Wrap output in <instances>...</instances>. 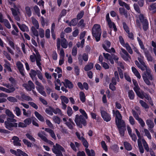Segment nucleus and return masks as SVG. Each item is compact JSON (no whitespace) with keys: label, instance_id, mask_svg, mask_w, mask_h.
I'll return each instance as SVG.
<instances>
[{"label":"nucleus","instance_id":"nucleus-1","mask_svg":"<svg viewBox=\"0 0 156 156\" xmlns=\"http://www.w3.org/2000/svg\"><path fill=\"white\" fill-rule=\"evenodd\" d=\"M92 33L93 36L95 37L96 41L98 42L100 40L101 34V30L99 24H95L92 29Z\"/></svg>","mask_w":156,"mask_h":156},{"label":"nucleus","instance_id":"nucleus-2","mask_svg":"<svg viewBox=\"0 0 156 156\" xmlns=\"http://www.w3.org/2000/svg\"><path fill=\"white\" fill-rule=\"evenodd\" d=\"M34 51L35 53H33V55H30V59L31 61L33 62H34L36 61L37 66L39 67L40 70L42 71L41 64V60L40 55L37 50L34 49Z\"/></svg>","mask_w":156,"mask_h":156},{"label":"nucleus","instance_id":"nucleus-3","mask_svg":"<svg viewBox=\"0 0 156 156\" xmlns=\"http://www.w3.org/2000/svg\"><path fill=\"white\" fill-rule=\"evenodd\" d=\"M112 112L113 114L115 115V122L118 127H120L124 125L125 122L122 119V116L118 110H116L115 112L113 110Z\"/></svg>","mask_w":156,"mask_h":156},{"label":"nucleus","instance_id":"nucleus-4","mask_svg":"<svg viewBox=\"0 0 156 156\" xmlns=\"http://www.w3.org/2000/svg\"><path fill=\"white\" fill-rule=\"evenodd\" d=\"M17 121L16 119H13L7 118V121H5V127L9 130H11L12 127H16L18 126L17 123L12 122H16Z\"/></svg>","mask_w":156,"mask_h":156},{"label":"nucleus","instance_id":"nucleus-5","mask_svg":"<svg viewBox=\"0 0 156 156\" xmlns=\"http://www.w3.org/2000/svg\"><path fill=\"white\" fill-rule=\"evenodd\" d=\"M75 122L76 125L80 128H82V124L84 126L87 125L86 121L82 115H76L75 116Z\"/></svg>","mask_w":156,"mask_h":156},{"label":"nucleus","instance_id":"nucleus-6","mask_svg":"<svg viewBox=\"0 0 156 156\" xmlns=\"http://www.w3.org/2000/svg\"><path fill=\"white\" fill-rule=\"evenodd\" d=\"M61 37V39L58 38L57 39V48L59 50L60 49V45L62 48H66L68 46V43L66 39L63 38L62 35Z\"/></svg>","mask_w":156,"mask_h":156},{"label":"nucleus","instance_id":"nucleus-7","mask_svg":"<svg viewBox=\"0 0 156 156\" xmlns=\"http://www.w3.org/2000/svg\"><path fill=\"white\" fill-rule=\"evenodd\" d=\"M53 152L55 154H60L61 151L65 152L64 149L60 145L56 144L55 145H54L52 148Z\"/></svg>","mask_w":156,"mask_h":156},{"label":"nucleus","instance_id":"nucleus-8","mask_svg":"<svg viewBox=\"0 0 156 156\" xmlns=\"http://www.w3.org/2000/svg\"><path fill=\"white\" fill-rule=\"evenodd\" d=\"M120 55L122 59L125 61H129L131 57L128 52L124 49L122 48Z\"/></svg>","mask_w":156,"mask_h":156},{"label":"nucleus","instance_id":"nucleus-9","mask_svg":"<svg viewBox=\"0 0 156 156\" xmlns=\"http://www.w3.org/2000/svg\"><path fill=\"white\" fill-rule=\"evenodd\" d=\"M35 83L37 86L36 87V88L38 92L44 96H46V94L44 91V87L38 81H36Z\"/></svg>","mask_w":156,"mask_h":156},{"label":"nucleus","instance_id":"nucleus-10","mask_svg":"<svg viewBox=\"0 0 156 156\" xmlns=\"http://www.w3.org/2000/svg\"><path fill=\"white\" fill-rule=\"evenodd\" d=\"M23 86L28 91H30L35 88V86L31 80H29L27 83L23 84Z\"/></svg>","mask_w":156,"mask_h":156},{"label":"nucleus","instance_id":"nucleus-11","mask_svg":"<svg viewBox=\"0 0 156 156\" xmlns=\"http://www.w3.org/2000/svg\"><path fill=\"white\" fill-rule=\"evenodd\" d=\"M101 116L104 121L108 122L111 120L110 115L106 112L104 110H101Z\"/></svg>","mask_w":156,"mask_h":156},{"label":"nucleus","instance_id":"nucleus-12","mask_svg":"<svg viewBox=\"0 0 156 156\" xmlns=\"http://www.w3.org/2000/svg\"><path fill=\"white\" fill-rule=\"evenodd\" d=\"M136 93L137 96L141 99H143L145 98L148 101H151V100L150 96L148 94H147L143 91L141 92L139 91Z\"/></svg>","mask_w":156,"mask_h":156},{"label":"nucleus","instance_id":"nucleus-13","mask_svg":"<svg viewBox=\"0 0 156 156\" xmlns=\"http://www.w3.org/2000/svg\"><path fill=\"white\" fill-rule=\"evenodd\" d=\"M37 74V70L36 71L33 70L31 69L30 72L29 73L33 81L35 83L36 81H38L37 78L36 77V76Z\"/></svg>","mask_w":156,"mask_h":156},{"label":"nucleus","instance_id":"nucleus-14","mask_svg":"<svg viewBox=\"0 0 156 156\" xmlns=\"http://www.w3.org/2000/svg\"><path fill=\"white\" fill-rule=\"evenodd\" d=\"M78 59L79 62L82 63L83 62V60L85 61H87L88 60V55L86 53L83 54L82 55H79Z\"/></svg>","mask_w":156,"mask_h":156},{"label":"nucleus","instance_id":"nucleus-15","mask_svg":"<svg viewBox=\"0 0 156 156\" xmlns=\"http://www.w3.org/2000/svg\"><path fill=\"white\" fill-rule=\"evenodd\" d=\"M144 76H145L146 77H147V79H148L151 81L154 80V78L151 73V71L150 68L147 69L146 71Z\"/></svg>","mask_w":156,"mask_h":156},{"label":"nucleus","instance_id":"nucleus-16","mask_svg":"<svg viewBox=\"0 0 156 156\" xmlns=\"http://www.w3.org/2000/svg\"><path fill=\"white\" fill-rule=\"evenodd\" d=\"M16 66L21 74L23 76L24 75L23 64L20 62L18 61L16 62Z\"/></svg>","mask_w":156,"mask_h":156},{"label":"nucleus","instance_id":"nucleus-17","mask_svg":"<svg viewBox=\"0 0 156 156\" xmlns=\"http://www.w3.org/2000/svg\"><path fill=\"white\" fill-rule=\"evenodd\" d=\"M2 85L8 88V93H10L13 92L15 90V88L12 85H10L9 83H3Z\"/></svg>","mask_w":156,"mask_h":156},{"label":"nucleus","instance_id":"nucleus-18","mask_svg":"<svg viewBox=\"0 0 156 156\" xmlns=\"http://www.w3.org/2000/svg\"><path fill=\"white\" fill-rule=\"evenodd\" d=\"M135 64L138 67L141 69L142 71L146 70L147 69H149V68L145 64V66H144L140 64L137 61H135Z\"/></svg>","mask_w":156,"mask_h":156},{"label":"nucleus","instance_id":"nucleus-19","mask_svg":"<svg viewBox=\"0 0 156 156\" xmlns=\"http://www.w3.org/2000/svg\"><path fill=\"white\" fill-rule=\"evenodd\" d=\"M12 141L15 146H20L21 145V143H20V140H19V138L16 136H14L12 139Z\"/></svg>","mask_w":156,"mask_h":156},{"label":"nucleus","instance_id":"nucleus-20","mask_svg":"<svg viewBox=\"0 0 156 156\" xmlns=\"http://www.w3.org/2000/svg\"><path fill=\"white\" fill-rule=\"evenodd\" d=\"M65 82H62L64 86L66 87L69 89L72 88L73 87V85L72 83L67 79L65 80Z\"/></svg>","mask_w":156,"mask_h":156},{"label":"nucleus","instance_id":"nucleus-21","mask_svg":"<svg viewBox=\"0 0 156 156\" xmlns=\"http://www.w3.org/2000/svg\"><path fill=\"white\" fill-rule=\"evenodd\" d=\"M4 61L5 63L4 64V68L9 72H12V69L11 68V64L6 59H4Z\"/></svg>","mask_w":156,"mask_h":156},{"label":"nucleus","instance_id":"nucleus-22","mask_svg":"<svg viewBox=\"0 0 156 156\" xmlns=\"http://www.w3.org/2000/svg\"><path fill=\"white\" fill-rule=\"evenodd\" d=\"M17 24L20 28V29L23 31H29V29L27 26L25 24L21 25L19 23L17 22Z\"/></svg>","mask_w":156,"mask_h":156},{"label":"nucleus","instance_id":"nucleus-23","mask_svg":"<svg viewBox=\"0 0 156 156\" xmlns=\"http://www.w3.org/2000/svg\"><path fill=\"white\" fill-rule=\"evenodd\" d=\"M44 130L48 133L50 135L51 137L53 138L54 140H55L56 139V137L55 135L53 130L48 128H45Z\"/></svg>","mask_w":156,"mask_h":156},{"label":"nucleus","instance_id":"nucleus-24","mask_svg":"<svg viewBox=\"0 0 156 156\" xmlns=\"http://www.w3.org/2000/svg\"><path fill=\"white\" fill-rule=\"evenodd\" d=\"M5 113L6 115L9 117L8 118L15 119V115L9 109H6L5 111Z\"/></svg>","mask_w":156,"mask_h":156},{"label":"nucleus","instance_id":"nucleus-25","mask_svg":"<svg viewBox=\"0 0 156 156\" xmlns=\"http://www.w3.org/2000/svg\"><path fill=\"white\" fill-rule=\"evenodd\" d=\"M41 70H37V76L41 80L42 82L44 83H46V81L45 80V79L43 77V76L42 73L41 72Z\"/></svg>","mask_w":156,"mask_h":156},{"label":"nucleus","instance_id":"nucleus-26","mask_svg":"<svg viewBox=\"0 0 156 156\" xmlns=\"http://www.w3.org/2000/svg\"><path fill=\"white\" fill-rule=\"evenodd\" d=\"M132 70L135 75L139 79H140L141 77L140 73L137 69L134 67H132Z\"/></svg>","mask_w":156,"mask_h":156},{"label":"nucleus","instance_id":"nucleus-27","mask_svg":"<svg viewBox=\"0 0 156 156\" xmlns=\"http://www.w3.org/2000/svg\"><path fill=\"white\" fill-rule=\"evenodd\" d=\"M38 136L41 138V139L44 141L47 140V138L45 136V134L44 132L41 131L38 133Z\"/></svg>","mask_w":156,"mask_h":156},{"label":"nucleus","instance_id":"nucleus-28","mask_svg":"<svg viewBox=\"0 0 156 156\" xmlns=\"http://www.w3.org/2000/svg\"><path fill=\"white\" fill-rule=\"evenodd\" d=\"M21 101H22L25 100L29 101L33 100V99L23 94H21Z\"/></svg>","mask_w":156,"mask_h":156},{"label":"nucleus","instance_id":"nucleus-29","mask_svg":"<svg viewBox=\"0 0 156 156\" xmlns=\"http://www.w3.org/2000/svg\"><path fill=\"white\" fill-rule=\"evenodd\" d=\"M107 23L108 25L110 30H112L113 28V30L115 31H116L117 30L116 27L114 23L112 22V21H110Z\"/></svg>","mask_w":156,"mask_h":156},{"label":"nucleus","instance_id":"nucleus-30","mask_svg":"<svg viewBox=\"0 0 156 156\" xmlns=\"http://www.w3.org/2000/svg\"><path fill=\"white\" fill-rule=\"evenodd\" d=\"M122 46L126 48L127 50L130 54H132L133 53V50L128 43H126L125 44Z\"/></svg>","mask_w":156,"mask_h":156},{"label":"nucleus","instance_id":"nucleus-31","mask_svg":"<svg viewBox=\"0 0 156 156\" xmlns=\"http://www.w3.org/2000/svg\"><path fill=\"white\" fill-rule=\"evenodd\" d=\"M34 115L39 120L42 122L44 121V119L43 117L37 112L35 111L34 112Z\"/></svg>","mask_w":156,"mask_h":156},{"label":"nucleus","instance_id":"nucleus-32","mask_svg":"<svg viewBox=\"0 0 156 156\" xmlns=\"http://www.w3.org/2000/svg\"><path fill=\"white\" fill-rule=\"evenodd\" d=\"M79 97L80 101L82 103H84L86 101V97L85 94L82 91L79 93Z\"/></svg>","mask_w":156,"mask_h":156},{"label":"nucleus","instance_id":"nucleus-33","mask_svg":"<svg viewBox=\"0 0 156 156\" xmlns=\"http://www.w3.org/2000/svg\"><path fill=\"white\" fill-rule=\"evenodd\" d=\"M149 9L154 13L156 12V3H154L150 5L148 7Z\"/></svg>","mask_w":156,"mask_h":156},{"label":"nucleus","instance_id":"nucleus-34","mask_svg":"<svg viewBox=\"0 0 156 156\" xmlns=\"http://www.w3.org/2000/svg\"><path fill=\"white\" fill-rule=\"evenodd\" d=\"M16 153V156H28L27 154L19 149L17 150Z\"/></svg>","mask_w":156,"mask_h":156},{"label":"nucleus","instance_id":"nucleus-35","mask_svg":"<svg viewBox=\"0 0 156 156\" xmlns=\"http://www.w3.org/2000/svg\"><path fill=\"white\" fill-rule=\"evenodd\" d=\"M94 66V64L91 62L88 63L84 67L86 71H88L92 69Z\"/></svg>","mask_w":156,"mask_h":156},{"label":"nucleus","instance_id":"nucleus-36","mask_svg":"<svg viewBox=\"0 0 156 156\" xmlns=\"http://www.w3.org/2000/svg\"><path fill=\"white\" fill-rule=\"evenodd\" d=\"M74 144L73 143L71 142L70 144V146L73 149L74 151H76V147H78L80 146V144L77 142H75Z\"/></svg>","mask_w":156,"mask_h":156},{"label":"nucleus","instance_id":"nucleus-37","mask_svg":"<svg viewBox=\"0 0 156 156\" xmlns=\"http://www.w3.org/2000/svg\"><path fill=\"white\" fill-rule=\"evenodd\" d=\"M146 123L149 127V129L153 128L154 124L152 121L150 119H147L146 121Z\"/></svg>","mask_w":156,"mask_h":156},{"label":"nucleus","instance_id":"nucleus-38","mask_svg":"<svg viewBox=\"0 0 156 156\" xmlns=\"http://www.w3.org/2000/svg\"><path fill=\"white\" fill-rule=\"evenodd\" d=\"M31 20L32 23L33 25L37 29H39V24L38 21L34 17H32Z\"/></svg>","mask_w":156,"mask_h":156},{"label":"nucleus","instance_id":"nucleus-39","mask_svg":"<svg viewBox=\"0 0 156 156\" xmlns=\"http://www.w3.org/2000/svg\"><path fill=\"white\" fill-rule=\"evenodd\" d=\"M60 99L61 101V103H63L67 104L68 103L69 100L68 98L64 96H61Z\"/></svg>","mask_w":156,"mask_h":156},{"label":"nucleus","instance_id":"nucleus-40","mask_svg":"<svg viewBox=\"0 0 156 156\" xmlns=\"http://www.w3.org/2000/svg\"><path fill=\"white\" fill-rule=\"evenodd\" d=\"M14 112H15L16 115L18 116H20L21 114V111L20 109L18 107L16 106L14 108L13 110Z\"/></svg>","mask_w":156,"mask_h":156},{"label":"nucleus","instance_id":"nucleus-41","mask_svg":"<svg viewBox=\"0 0 156 156\" xmlns=\"http://www.w3.org/2000/svg\"><path fill=\"white\" fill-rule=\"evenodd\" d=\"M128 97L131 100H133L134 99L135 94L134 93L133 90H129L128 91Z\"/></svg>","mask_w":156,"mask_h":156},{"label":"nucleus","instance_id":"nucleus-42","mask_svg":"<svg viewBox=\"0 0 156 156\" xmlns=\"http://www.w3.org/2000/svg\"><path fill=\"white\" fill-rule=\"evenodd\" d=\"M45 111L47 114L51 115H53V108L52 107H49L48 108H47Z\"/></svg>","mask_w":156,"mask_h":156},{"label":"nucleus","instance_id":"nucleus-43","mask_svg":"<svg viewBox=\"0 0 156 156\" xmlns=\"http://www.w3.org/2000/svg\"><path fill=\"white\" fill-rule=\"evenodd\" d=\"M144 131L145 136H147L149 139L151 140L152 138L151 136L149 130L146 129H144Z\"/></svg>","mask_w":156,"mask_h":156},{"label":"nucleus","instance_id":"nucleus-44","mask_svg":"<svg viewBox=\"0 0 156 156\" xmlns=\"http://www.w3.org/2000/svg\"><path fill=\"white\" fill-rule=\"evenodd\" d=\"M143 27L144 30L146 31L148 28V23L147 20H145L142 23Z\"/></svg>","mask_w":156,"mask_h":156},{"label":"nucleus","instance_id":"nucleus-45","mask_svg":"<svg viewBox=\"0 0 156 156\" xmlns=\"http://www.w3.org/2000/svg\"><path fill=\"white\" fill-rule=\"evenodd\" d=\"M86 152L88 156H95V153L94 151L91 150L90 151L89 149L86 148L85 149Z\"/></svg>","mask_w":156,"mask_h":156},{"label":"nucleus","instance_id":"nucleus-46","mask_svg":"<svg viewBox=\"0 0 156 156\" xmlns=\"http://www.w3.org/2000/svg\"><path fill=\"white\" fill-rule=\"evenodd\" d=\"M124 145L125 148L128 151H130L132 149L131 146L127 142H124Z\"/></svg>","mask_w":156,"mask_h":156},{"label":"nucleus","instance_id":"nucleus-47","mask_svg":"<svg viewBox=\"0 0 156 156\" xmlns=\"http://www.w3.org/2000/svg\"><path fill=\"white\" fill-rule=\"evenodd\" d=\"M119 11L121 14L123 15L126 17H127V12L124 9L122 8H119Z\"/></svg>","mask_w":156,"mask_h":156},{"label":"nucleus","instance_id":"nucleus-48","mask_svg":"<svg viewBox=\"0 0 156 156\" xmlns=\"http://www.w3.org/2000/svg\"><path fill=\"white\" fill-rule=\"evenodd\" d=\"M142 141L145 149L148 152L149 151V149L147 144V143L146 141L144 139H142Z\"/></svg>","mask_w":156,"mask_h":156},{"label":"nucleus","instance_id":"nucleus-49","mask_svg":"<svg viewBox=\"0 0 156 156\" xmlns=\"http://www.w3.org/2000/svg\"><path fill=\"white\" fill-rule=\"evenodd\" d=\"M53 112L55 114H58L60 115H62V114L61 110L58 108H56L55 109L53 108Z\"/></svg>","mask_w":156,"mask_h":156},{"label":"nucleus","instance_id":"nucleus-50","mask_svg":"<svg viewBox=\"0 0 156 156\" xmlns=\"http://www.w3.org/2000/svg\"><path fill=\"white\" fill-rule=\"evenodd\" d=\"M145 54L146 57L147 58V61L149 62H152L153 60L152 57L151 55L148 52H145Z\"/></svg>","mask_w":156,"mask_h":156},{"label":"nucleus","instance_id":"nucleus-51","mask_svg":"<svg viewBox=\"0 0 156 156\" xmlns=\"http://www.w3.org/2000/svg\"><path fill=\"white\" fill-rule=\"evenodd\" d=\"M102 46L105 50L107 51L109 53H114L115 51L114 49L113 48H112L111 49H110L107 48L105 45H103Z\"/></svg>","mask_w":156,"mask_h":156},{"label":"nucleus","instance_id":"nucleus-52","mask_svg":"<svg viewBox=\"0 0 156 156\" xmlns=\"http://www.w3.org/2000/svg\"><path fill=\"white\" fill-rule=\"evenodd\" d=\"M65 124L69 129H73V126L75 125L73 122H66Z\"/></svg>","mask_w":156,"mask_h":156},{"label":"nucleus","instance_id":"nucleus-53","mask_svg":"<svg viewBox=\"0 0 156 156\" xmlns=\"http://www.w3.org/2000/svg\"><path fill=\"white\" fill-rule=\"evenodd\" d=\"M52 119L55 123L58 124H59L60 123V119L57 116H54L52 118Z\"/></svg>","mask_w":156,"mask_h":156},{"label":"nucleus","instance_id":"nucleus-54","mask_svg":"<svg viewBox=\"0 0 156 156\" xmlns=\"http://www.w3.org/2000/svg\"><path fill=\"white\" fill-rule=\"evenodd\" d=\"M25 9L26 13L28 16H30L31 15V12L30 8L29 7L27 6L25 7Z\"/></svg>","mask_w":156,"mask_h":156},{"label":"nucleus","instance_id":"nucleus-55","mask_svg":"<svg viewBox=\"0 0 156 156\" xmlns=\"http://www.w3.org/2000/svg\"><path fill=\"white\" fill-rule=\"evenodd\" d=\"M2 23H4V25L8 29L11 28V25L7 20L6 19L4 20L3 21V22Z\"/></svg>","mask_w":156,"mask_h":156},{"label":"nucleus","instance_id":"nucleus-56","mask_svg":"<svg viewBox=\"0 0 156 156\" xmlns=\"http://www.w3.org/2000/svg\"><path fill=\"white\" fill-rule=\"evenodd\" d=\"M7 99L11 102H16L17 101V100L16 98L12 96L7 97Z\"/></svg>","mask_w":156,"mask_h":156},{"label":"nucleus","instance_id":"nucleus-57","mask_svg":"<svg viewBox=\"0 0 156 156\" xmlns=\"http://www.w3.org/2000/svg\"><path fill=\"white\" fill-rule=\"evenodd\" d=\"M34 9L36 14L38 16H40V10L38 7L35 5L34 7Z\"/></svg>","mask_w":156,"mask_h":156},{"label":"nucleus","instance_id":"nucleus-58","mask_svg":"<svg viewBox=\"0 0 156 156\" xmlns=\"http://www.w3.org/2000/svg\"><path fill=\"white\" fill-rule=\"evenodd\" d=\"M25 125L27 127V126L29 125L31 122V119L30 118H28L25 119L23 121Z\"/></svg>","mask_w":156,"mask_h":156},{"label":"nucleus","instance_id":"nucleus-59","mask_svg":"<svg viewBox=\"0 0 156 156\" xmlns=\"http://www.w3.org/2000/svg\"><path fill=\"white\" fill-rule=\"evenodd\" d=\"M78 22V20L77 19L75 18L72 20L70 23V26H76Z\"/></svg>","mask_w":156,"mask_h":156},{"label":"nucleus","instance_id":"nucleus-60","mask_svg":"<svg viewBox=\"0 0 156 156\" xmlns=\"http://www.w3.org/2000/svg\"><path fill=\"white\" fill-rule=\"evenodd\" d=\"M139 102L141 106L145 108L146 109L149 108V106L143 100H140Z\"/></svg>","mask_w":156,"mask_h":156},{"label":"nucleus","instance_id":"nucleus-61","mask_svg":"<svg viewBox=\"0 0 156 156\" xmlns=\"http://www.w3.org/2000/svg\"><path fill=\"white\" fill-rule=\"evenodd\" d=\"M26 136L27 138L29 139L34 142H35V139L33 137L32 135L28 133H27L26 134Z\"/></svg>","mask_w":156,"mask_h":156},{"label":"nucleus","instance_id":"nucleus-62","mask_svg":"<svg viewBox=\"0 0 156 156\" xmlns=\"http://www.w3.org/2000/svg\"><path fill=\"white\" fill-rule=\"evenodd\" d=\"M31 30L34 35L37 37H38V36L39 34L38 31L35 29V28L34 27H32Z\"/></svg>","mask_w":156,"mask_h":156},{"label":"nucleus","instance_id":"nucleus-63","mask_svg":"<svg viewBox=\"0 0 156 156\" xmlns=\"http://www.w3.org/2000/svg\"><path fill=\"white\" fill-rule=\"evenodd\" d=\"M23 141L25 144L28 147H31L32 145V144L27 140L26 139H23Z\"/></svg>","mask_w":156,"mask_h":156},{"label":"nucleus","instance_id":"nucleus-64","mask_svg":"<svg viewBox=\"0 0 156 156\" xmlns=\"http://www.w3.org/2000/svg\"><path fill=\"white\" fill-rule=\"evenodd\" d=\"M151 45L154 47L153 51L156 57V42H155L154 41H151Z\"/></svg>","mask_w":156,"mask_h":156}]
</instances>
